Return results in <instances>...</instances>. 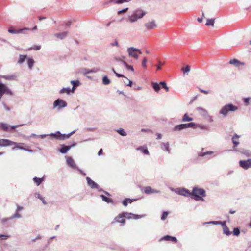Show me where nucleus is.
<instances>
[{"instance_id":"1","label":"nucleus","mask_w":251,"mask_h":251,"mask_svg":"<svg viewBox=\"0 0 251 251\" xmlns=\"http://www.w3.org/2000/svg\"><path fill=\"white\" fill-rule=\"evenodd\" d=\"M237 106L232 103L227 104L222 107L219 111V114L223 117H226L230 112H234L238 110Z\"/></svg>"},{"instance_id":"2","label":"nucleus","mask_w":251,"mask_h":251,"mask_svg":"<svg viewBox=\"0 0 251 251\" xmlns=\"http://www.w3.org/2000/svg\"><path fill=\"white\" fill-rule=\"evenodd\" d=\"M191 194L196 201H204L202 197L206 196L205 190L203 188H199L197 187L193 188Z\"/></svg>"},{"instance_id":"3","label":"nucleus","mask_w":251,"mask_h":251,"mask_svg":"<svg viewBox=\"0 0 251 251\" xmlns=\"http://www.w3.org/2000/svg\"><path fill=\"white\" fill-rule=\"evenodd\" d=\"M146 14V12L143 10H136L132 15L129 16L128 21L130 23H134L138 19L142 18Z\"/></svg>"},{"instance_id":"4","label":"nucleus","mask_w":251,"mask_h":251,"mask_svg":"<svg viewBox=\"0 0 251 251\" xmlns=\"http://www.w3.org/2000/svg\"><path fill=\"white\" fill-rule=\"evenodd\" d=\"M67 106V103L63 100L58 98L54 101L53 109L57 108V110L60 111Z\"/></svg>"},{"instance_id":"5","label":"nucleus","mask_w":251,"mask_h":251,"mask_svg":"<svg viewBox=\"0 0 251 251\" xmlns=\"http://www.w3.org/2000/svg\"><path fill=\"white\" fill-rule=\"evenodd\" d=\"M196 124L193 122L189 123L187 124H181L177 126H176L174 128L173 130L175 131H180L183 129L189 128H194Z\"/></svg>"},{"instance_id":"6","label":"nucleus","mask_w":251,"mask_h":251,"mask_svg":"<svg viewBox=\"0 0 251 251\" xmlns=\"http://www.w3.org/2000/svg\"><path fill=\"white\" fill-rule=\"evenodd\" d=\"M125 218H126L127 219L130 220V219H134L137 220L138 219H141L142 218H144L146 216L145 214H142V215H137L133 214L132 213H129L127 212H123Z\"/></svg>"},{"instance_id":"7","label":"nucleus","mask_w":251,"mask_h":251,"mask_svg":"<svg viewBox=\"0 0 251 251\" xmlns=\"http://www.w3.org/2000/svg\"><path fill=\"white\" fill-rule=\"evenodd\" d=\"M123 212L120 213L116 216L111 224H113L116 223H121L122 225H124L126 223V220Z\"/></svg>"},{"instance_id":"8","label":"nucleus","mask_w":251,"mask_h":251,"mask_svg":"<svg viewBox=\"0 0 251 251\" xmlns=\"http://www.w3.org/2000/svg\"><path fill=\"white\" fill-rule=\"evenodd\" d=\"M127 51L129 57L133 58L136 60L138 59L139 56L137 53L136 48L132 47H129L127 49Z\"/></svg>"},{"instance_id":"9","label":"nucleus","mask_w":251,"mask_h":251,"mask_svg":"<svg viewBox=\"0 0 251 251\" xmlns=\"http://www.w3.org/2000/svg\"><path fill=\"white\" fill-rule=\"evenodd\" d=\"M76 145V143L74 142L73 144L70 146H66L64 144H62L60 145V149L59 150V151L62 154H66L68 151H69L71 148L75 146Z\"/></svg>"},{"instance_id":"10","label":"nucleus","mask_w":251,"mask_h":251,"mask_svg":"<svg viewBox=\"0 0 251 251\" xmlns=\"http://www.w3.org/2000/svg\"><path fill=\"white\" fill-rule=\"evenodd\" d=\"M250 159L245 160H240L239 162L240 167L244 170H247L251 168V162Z\"/></svg>"},{"instance_id":"11","label":"nucleus","mask_w":251,"mask_h":251,"mask_svg":"<svg viewBox=\"0 0 251 251\" xmlns=\"http://www.w3.org/2000/svg\"><path fill=\"white\" fill-rule=\"evenodd\" d=\"M197 111L199 113L205 118H210L211 116L209 115L208 111L204 108L201 107H198L197 108Z\"/></svg>"},{"instance_id":"12","label":"nucleus","mask_w":251,"mask_h":251,"mask_svg":"<svg viewBox=\"0 0 251 251\" xmlns=\"http://www.w3.org/2000/svg\"><path fill=\"white\" fill-rule=\"evenodd\" d=\"M176 194L185 197H189L191 195V192L185 188H177Z\"/></svg>"},{"instance_id":"13","label":"nucleus","mask_w":251,"mask_h":251,"mask_svg":"<svg viewBox=\"0 0 251 251\" xmlns=\"http://www.w3.org/2000/svg\"><path fill=\"white\" fill-rule=\"evenodd\" d=\"M145 27L148 30L153 29L157 27V25L156 24V22L154 20L149 21L144 24Z\"/></svg>"},{"instance_id":"14","label":"nucleus","mask_w":251,"mask_h":251,"mask_svg":"<svg viewBox=\"0 0 251 251\" xmlns=\"http://www.w3.org/2000/svg\"><path fill=\"white\" fill-rule=\"evenodd\" d=\"M143 192L146 194L150 195L153 193H159L160 191L152 189L150 186H147L144 188Z\"/></svg>"},{"instance_id":"15","label":"nucleus","mask_w":251,"mask_h":251,"mask_svg":"<svg viewBox=\"0 0 251 251\" xmlns=\"http://www.w3.org/2000/svg\"><path fill=\"white\" fill-rule=\"evenodd\" d=\"M65 158L66 159L67 164L69 166L74 169H77V167L76 166L74 160L71 157L66 156Z\"/></svg>"},{"instance_id":"16","label":"nucleus","mask_w":251,"mask_h":251,"mask_svg":"<svg viewBox=\"0 0 251 251\" xmlns=\"http://www.w3.org/2000/svg\"><path fill=\"white\" fill-rule=\"evenodd\" d=\"M86 179L87 180V184L92 189H99V186L95 182L92 180L89 177H86Z\"/></svg>"},{"instance_id":"17","label":"nucleus","mask_w":251,"mask_h":251,"mask_svg":"<svg viewBox=\"0 0 251 251\" xmlns=\"http://www.w3.org/2000/svg\"><path fill=\"white\" fill-rule=\"evenodd\" d=\"M11 146L14 145V147L12 148V150H15L16 149H18L21 150H26V148L23 147L22 146L25 145L23 143H17L12 141Z\"/></svg>"},{"instance_id":"18","label":"nucleus","mask_w":251,"mask_h":251,"mask_svg":"<svg viewBox=\"0 0 251 251\" xmlns=\"http://www.w3.org/2000/svg\"><path fill=\"white\" fill-rule=\"evenodd\" d=\"M30 29L28 28H24L23 29H20L19 30H15L12 27H10L8 29V32L11 34H19V33H24L23 31L24 30H29Z\"/></svg>"},{"instance_id":"19","label":"nucleus","mask_w":251,"mask_h":251,"mask_svg":"<svg viewBox=\"0 0 251 251\" xmlns=\"http://www.w3.org/2000/svg\"><path fill=\"white\" fill-rule=\"evenodd\" d=\"M160 147L163 151L167 152L168 153H170L171 148H170L169 142H162L160 144Z\"/></svg>"},{"instance_id":"20","label":"nucleus","mask_w":251,"mask_h":251,"mask_svg":"<svg viewBox=\"0 0 251 251\" xmlns=\"http://www.w3.org/2000/svg\"><path fill=\"white\" fill-rule=\"evenodd\" d=\"M12 141L5 139H0V147H7L11 146Z\"/></svg>"},{"instance_id":"21","label":"nucleus","mask_w":251,"mask_h":251,"mask_svg":"<svg viewBox=\"0 0 251 251\" xmlns=\"http://www.w3.org/2000/svg\"><path fill=\"white\" fill-rule=\"evenodd\" d=\"M159 240L160 241H162V240L171 241L175 242V243H176L177 241V240L176 237L171 236L170 235H166V236L163 237L162 238H161V239H160Z\"/></svg>"},{"instance_id":"22","label":"nucleus","mask_w":251,"mask_h":251,"mask_svg":"<svg viewBox=\"0 0 251 251\" xmlns=\"http://www.w3.org/2000/svg\"><path fill=\"white\" fill-rule=\"evenodd\" d=\"M49 136L54 139L61 140L62 133L59 131H56L55 133L49 134Z\"/></svg>"},{"instance_id":"23","label":"nucleus","mask_w":251,"mask_h":251,"mask_svg":"<svg viewBox=\"0 0 251 251\" xmlns=\"http://www.w3.org/2000/svg\"><path fill=\"white\" fill-rule=\"evenodd\" d=\"M136 149L137 151H140L145 155H149L150 154L148 148L146 146H140L137 147Z\"/></svg>"},{"instance_id":"24","label":"nucleus","mask_w":251,"mask_h":251,"mask_svg":"<svg viewBox=\"0 0 251 251\" xmlns=\"http://www.w3.org/2000/svg\"><path fill=\"white\" fill-rule=\"evenodd\" d=\"M240 136L236 134H235L234 135L232 138V143L233 144L234 148L236 147L239 145L238 139Z\"/></svg>"},{"instance_id":"25","label":"nucleus","mask_w":251,"mask_h":251,"mask_svg":"<svg viewBox=\"0 0 251 251\" xmlns=\"http://www.w3.org/2000/svg\"><path fill=\"white\" fill-rule=\"evenodd\" d=\"M135 201H136L135 199H130V198H126L123 200L122 203L124 206H127L128 204L131 203L132 202H133Z\"/></svg>"},{"instance_id":"26","label":"nucleus","mask_w":251,"mask_h":251,"mask_svg":"<svg viewBox=\"0 0 251 251\" xmlns=\"http://www.w3.org/2000/svg\"><path fill=\"white\" fill-rule=\"evenodd\" d=\"M9 129V126L8 124L2 122L0 123V129L4 131H7Z\"/></svg>"},{"instance_id":"27","label":"nucleus","mask_w":251,"mask_h":251,"mask_svg":"<svg viewBox=\"0 0 251 251\" xmlns=\"http://www.w3.org/2000/svg\"><path fill=\"white\" fill-rule=\"evenodd\" d=\"M67 35V32L65 31L62 33H56L54 35V36L58 38H59L61 40H62L65 38Z\"/></svg>"},{"instance_id":"28","label":"nucleus","mask_w":251,"mask_h":251,"mask_svg":"<svg viewBox=\"0 0 251 251\" xmlns=\"http://www.w3.org/2000/svg\"><path fill=\"white\" fill-rule=\"evenodd\" d=\"M214 153L212 151H208L206 152H198V156L199 157H204L207 155H212Z\"/></svg>"},{"instance_id":"29","label":"nucleus","mask_w":251,"mask_h":251,"mask_svg":"<svg viewBox=\"0 0 251 251\" xmlns=\"http://www.w3.org/2000/svg\"><path fill=\"white\" fill-rule=\"evenodd\" d=\"M33 180L34 182V183H36L37 186H39L44 181V178L34 177L33 178Z\"/></svg>"},{"instance_id":"30","label":"nucleus","mask_w":251,"mask_h":251,"mask_svg":"<svg viewBox=\"0 0 251 251\" xmlns=\"http://www.w3.org/2000/svg\"><path fill=\"white\" fill-rule=\"evenodd\" d=\"M193 120V118L189 117L187 113H185L181 120V121L183 122H190L192 121Z\"/></svg>"},{"instance_id":"31","label":"nucleus","mask_w":251,"mask_h":251,"mask_svg":"<svg viewBox=\"0 0 251 251\" xmlns=\"http://www.w3.org/2000/svg\"><path fill=\"white\" fill-rule=\"evenodd\" d=\"M100 197L101 198L103 201L107 203H113V201L112 199L106 197L104 195H100Z\"/></svg>"},{"instance_id":"32","label":"nucleus","mask_w":251,"mask_h":251,"mask_svg":"<svg viewBox=\"0 0 251 251\" xmlns=\"http://www.w3.org/2000/svg\"><path fill=\"white\" fill-rule=\"evenodd\" d=\"M59 93L61 94L66 93L68 95H70V88L69 87L63 88L62 89L60 90Z\"/></svg>"},{"instance_id":"33","label":"nucleus","mask_w":251,"mask_h":251,"mask_svg":"<svg viewBox=\"0 0 251 251\" xmlns=\"http://www.w3.org/2000/svg\"><path fill=\"white\" fill-rule=\"evenodd\" d=\"M16 75H4V76H1V78H3L5 79L8 80H15L16 79Z\"/></svg>"},{"instance_id":"34","label":"nucleus","mask_w":251,"mask_h":251,"mask_svg":"<svg viewBox=\"0 0 251 251\" xmlns=\"http://www.w3.org/2000/svg\"><path fill=\"white\" fill-rule=\"evenodd\" d=\"M27 59L28 67L30 69H32L34 63V61L32 58H28Z\"/></svg>"},{"instance_id":"35","label":"nucleus","mask_w":251,"mask_h":251,"mask_svg":"<svg viewBox=\"0 0 251 251\" xmlns=\"http://www.w3.org/2000/svg\"><path fill=\"white\" fill-rule=\"evenodd\" d=\"M223 233L224 234H226L227 236H230L231 234V232L229 230V228L226 226H225L223 227Z\"/></svg>"},{"instance_id":"36","label":"nucleus","mask_w":251,"mask_h":251,"mask_svg":"<svg viewBox=\"0 0 251 251\" xmlns=\"http://www.w3.org/2000/svg\"><path fill=\"white\" fill-rule=\"evenodd\" d=\"M102 84L104 85H107L110 84V80L106 75L103 76L102 79Z\"/></svg>"},{"instance_id":"37","label":"nucleus","mask_w":251,"mask_h":251,"mask_svg":"<svg viewBox=\"0 0 251 251\" xmlns=\"http://www.w3.org/2000/svg\"><path fill=\"white\" fill-rule=\"evenodd\" d=\"M35 197L36 198H38V199H40L41 201H42V203L44 205H46L47 204L46 201H45L44 198L39 193H36L35 194Z\"/></svg>"},{"instance_id":"38","label":"nucleus","mask_w":251,"mask_h":251,"mask_svg":"<svg viewBox=\"0 0 251 251\" xmlns=\"http://www.w3.org/2000/svg\"><path fill=\"white\" fill-rule=\"evenodd\" d=\"M229 63L231 65H234L236 67H239V63H240V61L236 59H233L230 60Z\"/></svg>"},{"instance_id":"39","label":"nucleus","mask_w":251,"mask_h":251,"mask_svg":"<svg viewBox=\"0 0 251 251\" xmlns=\"http://www.w3.org/2000/svg\"><path fill=\"white\" fill-rule=\"evenodd\" d=\"M75 132V130H74L68 134H62L61 140H64L65 139L69 138L70 137V136L72 135H73Z\"/></svg>"},{"instance_id":"40","label":"nucleus","mask_w":251,"mask_h":251,"mask_svg":"<svg viewBox=\"0 0 251 251\" xmlns=\"http://www.w3.org/2000/svg\"><path fill=\"white\" fill-rule=\"evenodd\" d=\"M152 86L155 91L157 92H158L161 88L159 84L156 82H152Z\"/></svg>"},{"instance_id":"41","label":"nucleus","mask_w":251,"mask_h":251,"mask_svg":"<svg viewBox=\"0 0 251 251\" xmlns=\"http://www.w3.org/2000/svg\"><path fill=\"white\" fill-rule=\"evenodd\" d=\"M131 0H111V2H114L116 4H120L124 2H127Z\"/></svg>"},{"instance_id":"42","label":"nucleus","mask_w":251,"mask_h":251,"mask_svg":"<svg viewBox=\"0 0 251 251\" xmlns=\"http://www.w3.org/2000/svg\"><path fill=\"white\" fill-rule=\"evenodd\" d=\"M27 58L26 55H20L19 56V59L18 61V64H22L23 63L25 60V59Z\"/></svg>"},{"instance_id":"43","label":"nucleus","mask_w":251,"mask_h":251,"mask_svg":"<svg viewBox=\"0 0 251 251\" xmlns=\"http://www.w3.org/2000/svg\"><path fill=\"white\" fill-rule=\"evenodd\" d=\"M214 19H207V22L206 23V25L207 26H214Z\"/></svg>"},{"instance_id":"44","label":"nucleus","mask_w":251,"mask_h":251,"mask_svg":"<svg viewBox=\"0 0 251 251\" xmlns=\"http://www.w3.org/2000/svg\"><path fill=\"white\" fill-rule=\"evenodd\" d=\"M195 127L199 128L201 129L208 130V128L207 126L203 125L196 124Z\"/></svg>"},{"instance_id":"45","label":"nucleus","mask_w":251,"mask_h":251,"mask_svg":"<svg viewBox=\"0 0 251 251\" xmlns=\"http://www.w3.org/2000/svg\"><path fill=\"white\" fill-rule=\"evenodd\" d=\"M117 132L122 136H125L127 135L126 132L123 128H120L117 130Z\"/></svg>"},{"instance_id":"46","label":"nucleus","mask_w":251,"mask_h":251,"mask_svg":"<svg viewBox=\"0 0 251 251\" xmlns=\"http://www.w3.org/2000/svg\"><path fill=\"white\" fill-rule=\"evenodd\" d=\"M126 80L124 81V83L126 86L131 87L132 85V82L129 80L127 78H125Z\"/></svg>"},{"instance_id":"47","label":"nucleus","mask_w":251,"mask_h":251,"mask_svg":"<svg viewBox=\"0 0 251 251\" xmlns=\"http://www.w3.org/2000/svg\"><path fill=\"white\" fill-rule=\"evenodd\" d=\"M240 233V229L238 227H235L233 229V234L234 235V236H238L239 235Z\"/></svg>"},{"instance_id":"48","label":"nucleus","mask_w":251,"mask_h":251,"mask_svg":"<svg viewBox=\"0 0 251 251\" xmlns=\"http://www.w3.org/2000/svg\"><path fill=\"white\" fill-rule=\"evenodd\" d=\"M123 65L125 66L128 70L132 72L134 71V69L132 66L129 65L126 62H123Z\"/></svg>"},{"instance_id":"49","label":"nucleus","mask_w":251,"mask_h":251,"mask_svg":"<svg viewBox=\"0 0 251 251\" xmlns=\"http://www.w3.org/2000/svg\"><path fill=\"white\" fill-rule=\"evenodd\" d=\"M159 84L162 85V87L165 89V90L168 92L169 91V87L167 86V84L165 82L162 81L159 83Z\"/></svg>"},{"instance_id":"50","label":"nucleus","mask_w":251,"mask_h":251,"mask_svg":"<svg viewBox=\"0 0 251 251\" xmlns=\"http://www.w3.org/2000/svg\"><path fill=\"white\" fill-rule=\"evenodd\" d=\"M1 104H2V106H3V108H4V109L6 111H7V112H9V111H10V110H11L10 107L8 105H7L6 104V103H5V102L2 101V102H1Z\"/></svg>"},{"instance_id":"51","label":"nucleus","mask_w":251,"mask_h":251,"mask_svg":"<svg viewBox=\"0 0 251 251\" xmlns=\"http://www.w3.org/2000/svg\"><path fill=\"white\" fill-rule=\"evenodd\" d=\"M22 216L18 212H16V213L11 217H10V219H13L14 218H21Z\"/></svg>"},{"instance_id":"52","label":"nucleus","mask_w":251,"mask_h":251,"mask_svg":"<svg viewBox=\"0 0 251 251\" xmlns=\"http://www.w3.org/2000/svg\"><path fill=\"white\" fill-rule=\"evenodd\" d=\"M71 83L73 85V86H78L80 85V82L79 80H72L71 81Z\"/></svg>"},{"instance_id":"53","label":"nucleus","mask_w":251,"mask_h":251,"mask_svg":"<svg viewBox=\"0 0 251 251\" xmlns=\"http://www.w3.org/2000/svg\"><path fill=\"white\" fill-rule=\"evenodd\" d=\"M90 72L91 73H96L99 72L101 71L100 68H98V67H94V68L90 69Z\"/></svg>"},{"instance_id":"54","label":"nucleus","mask_w":251,"mask_h":251,"mask_svg":"<svg viewBox=\"0 0 251 251\" xmlns=\"http://www.w3.org/2000/svg\"><path fill=\"white\" fill-rule=\"evenodd\" d=\"M90 72V69L86 68H82L81 70V73L83 74L84 75H86L87 74L91 73Z\"/></svg>"},{"instance_id":"55","label":"nucleus","mask_w":251,"mask_h":251,"mask_svg":"<svg viewBox=\"0 0 251 251\" xmlns=\"http://www.w3.org/2000/svg\"><path fill=\"white\" fill-rule=\"evenodd\" d=\"M168 215V212L167 211H164L163 212L161 216V220H165Z\"/></svg>"},{"instance_id":"56","label":"nucleus","mask_w":251,"mask_h":251,"mask_svg":"<svg viewBox=\"0 0 251 251\" xmlns=\"http://www.w3.org/2000/svg\"><path fill=\"white\" fill-rule=\"evenodd\" d=\"M226 221H216V225H220L222 226V227H224L225 226H226Z\"/></svg>"},{"instance_id":"57","label":"nucleus","mask_w":251,"mask_h":251,"mask_svg":"<svg viewBox=\"0 0 251 251\" xmlns=\"http://www.w3.org/2000/svg\"><path fill=\"white\" fill-rule=\"evenodd\" d=\"M182 70L184 73L189 72L190 70V67L189 65H187L185 68H182Z\"/></svg>"},{"instance_id":"58","label":"nucleus","mask_w":251,"mask_h":251,"mask_svg":"<svg viewBox=\"0 0 251 251\" xmlns=\"http://www.w3.org/2000/svg\"><path fill=\"white\" fill-rule=\"evenodd\" d=\"M250 100V98H249V97L245 98L244 99V102H245L246 105H249Z\"/></svg>"},{"instance_id":"59","label":"nucleus","mask_w":251,"mask_h":251,"mask_svg":"<svg viewBox=\"0 0 251 251\" xmlns=\"http://www.w3.org/2000/svg\"><path fill=\"white\" fill-rule=\"evenodd\" d=\"M9 237L8 235L4 234H0V239L1 240H5Z\"/></svg>"},{"instance_id":"60","label":"nucleus","mask_w":251,"mask_h":251,"mask_svg":"<svg viewBox=\"0 0 251 251\" xmlns=\"http://www.w3.org/2000/svg\"><path fill=\"white\" fill-rule=\"evenodd\" d=\"M147 58L146 57H144L143 60V61H142V66L144 67V68H146V62H147Z\"/></svg>"},{"instance_id":"61","label":"nucleus","mask_w":251,"mask_h":251,"mask_svg":"<svg viewBox=\"0 0 251 251\" xmlns=\"http://www.w3.org/2000/svg\"><path fill=\"white\" fill-rule=\"evenodd\" d=\"M42 238V236L40 235H38L36 236V237L35 238H33L32 239V241L33 242H35L37 240H39V239H41Z\"/></svg>"},{"instance_id":"62","label":"nucleus","mask_w":251,"mask_h":251,"mask_svg":"<svg viewBox=\"0 0 251 251\" xmlns=\"http://www.w3.org/2000/svg\"><path fill=\"white\" fill-rule=\"evenodd\" d=\"M128 8H126L123 9L122 10H119L118 12V14H121L122 13H125L128 10Z\"/></svg>"},{"instance_id":"63","label":"nucleus","mask_w":251,"mask_h":251,"mask_svg":"<svg viewBox=\"0 0 251 251\" xmlns=\"http://www.w3.org/2000/svg\"><path fill=\"white\" fill-rule=\"evenodd\" d=\"M115 59L117 61L120 62L121 63H122L123 65V62H126L124 60H123V59H122V58H120L119 57H115Z\"/></svg>"},{"instance_id":"64","label":"nucleus","mask_w":251,"mask_h":251,"mask_svg":"<svg viewBox=\"0 0 251 251\" xmlns=\"http://www.w3.org/2000/svg\"><path fill=\"white\" fill-rule=\"evenodd\" d=\"M22 125H18L12 126L11 127L9 126V129L10 130H11V129H15L16 128H17L18 127H19L20 126H22Z\"/></svg>"}]
</instances>
